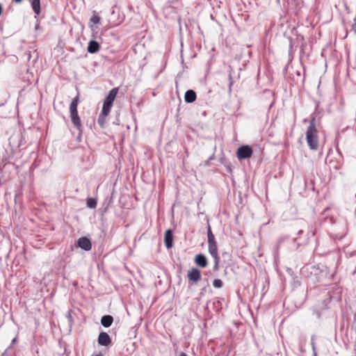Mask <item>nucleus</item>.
I'll return each instance as SVG.
<instances>
[{"mask_svg":"<svg viewBox=\"0 0 356 356\" xmlns=\"http://www.w3.org/2000/svg\"><path fill=\"white\" fill-rule=\"evenodd\" d=\"M87 206L89 208L95 209L97 207V202L93 198H88Z\"/></svg>","mask_w":356,"mask_h":356,"instance_id":"obj_17","label":"nucleus"},{"mask_svg":"<svg viewBox=\"0 0 356 356\" xmlns=\"http://www.w3.org/2000/svg\"><path fill=\"white\" fill-rule=\"evenodd\" d=\"M96 356H103V355H102L99 354V355H97Z\"/></svg>","mask_w":356,"mask_h":356,"instance_id":"obj_26","label":"nucleus"},{"mask_svg":"<svg viewBox=\"0 0 356 356\" xmlns=\"http://www.w3.org/2000/svg\"><path fill=\"white\" fill-rule=\"evenodd\" d=\"M207 237H208V243L216 242V239H215V236L211 232L210 225L208 226V229H207Z\"/></svg>","mask_w":356,"mask_h":356,"instance_id":"obj_16","label":"nucleus"},{"mask_svg":"<svg viewBox=\"0 0 356 356\" xmlns=\"http://www.w3.org/2000/svg\"><path fill=\"white\" fill-rule=\"evenodd\" d=\"M118 92V88H114L111 89L109 91L108 95L106 97V98L104 101V104H106L113 106V102L116 97Z\"/></svg>","mask_w":356,"mask_h":356,"instance_id":"obj_7","label":"nucleus"},{"mask_svg":"<svg viewBox=\"0 0 356 356\" xmlns=\"http://www.w3.org/2000/svg\"><path fill=\"white\" fill-rule=\"evenodd\" d=\"M187 277L189 281L197 282L201 279V273L198 269L193 268L188 270Z\"/></svg>","mask_w":356,"mask_h":356,"instance_id":"obj_4","label":"nucleus"},{"mask_svg":"<svg viewBox=\"0 0 356 356\" xmlns=\"http://www.w3.org/2000/svg\"><path fill=\"white\" fill-rule=\"evenodd\" d=\"M184 99L186 102L192 103L196 99V93L193 90H188L186 92Z\"/></svg>","mask_w":356,"mask_h":356,"instance_id":"obj_12","label":"nucleus"},{"mask_svg":"<svg viewBox=\"0 0 356 356\" xmlns=\"http://www.w3.org/2000/svg\"><path fill=\"white\" fill-rule=\"evenodd\" d=\"M208 250L209 254L211 255V257L214 259L216 263H219V256L218 252V247H217V243H208Z\"/></svg>","mask_w":356,"mask_h":356,"instance_id":"obj_5","label":"nucleus"},{"mask_svg":"<svg viewBox=\"0 0 356 356\" xmlns=\"http://www.w3.org/2000/svg\"><path fill=\"white\" fill-rule=\"evenodd\" d=\"M16 340H17V338H14L13 340H12V342H11V345H14L15 343L16 342Z\"/></svg>","mask_w":356,"mask_h":356,"instance_id":"obj_22","label":"nucleus"},{"mask_svg":"<svg viewBox=\"0 0 356 356\" xmlns=\"http://www.w3.org/2000/svg\"><path fill=\"white\" fill-rule=\"evenodd\" d=\"M98 343L101 346H108L111 343L110 336L106 332H100L98 337Z\"/></svg>","mask_w":356,"mask_h":356,"instance_id":"obj_8","label":"nucleus"},{"mask_svg":"<svg viewBox=\"0 0 356 356\" xmlns=\"http://www.w3.org/2000/svg\"><path fill=\"white\" fill-rule=\"evenodd\" d=\"M113 321V318L110 315H105V316H102V318L101 319V323L105 327H110Z\"/></svg>","mask_w":356,"mask_h":356,"instance_id":"obj_13","label":"nucleus"},{"mask_svg":"<svg viewBox=\"0 0 356 356\" xmlns=\"http://www.w3.org/2000/svg\"><path fill=\"white\" fill-rule=\"evenodd\" d=\"M179 356H187V355L184 353H181Z\"/></svg>","mask_w":356,"mask_h":356,"instance_id":"obj_24","label":"nucleus"},{"mask_svg":"<svg viewBox=\"0 0 356 356\" xmlns=\"http://www.w3.org/2000/svg\"><path fill=\"white\" fill-rule=\"evenodd\" d=\"M312 349H313V351H314V356H316V351H315L314 342L313 341V340L312 341Z\"/></svg>","mask_w":356,"mask_h":356,"instance_id":"obj_20","label":"nucleus"},{"mask_svg":"<svg viewBox=\"0 0 356 356\" xmlns=\"http://www.w3.org/2000/svg\"><path fill=\"white\" fill-rule=\"evenodd\" d=\"M31 5L33 12L36 15H39L40 13V0H30Z\"/></svg>","mask_w":356,"mask_h":356,"instance_id":"obj_14","label":"nucleus"},{"mask_svg":"<svg viewBox=\"0 0 356 356\" xmlns=\"http://www.w3.org/2000/svg\"><path fill=\"white\" fill-rule=\"evenodd\" d=\"M100 17L97 15L96 12H94L93 15L90 18V22L93 24H99L100 22Z\"/></svg>","mask_w":356,"mask_h":356,"instance_id":"obj_18","label":"nucleus"},{"mask_svg":"<svg viewBox=\"0 0 356 356\" xmlns=\"http://www.w3.org/2000/svg\"><path fill=\"white\" fill-rule=\"evenodd\" d=\"M213 286L217 289L221 288L222 286V280L219 279L214 280L213 282Z\"/></svg>","mask_w":356,"mask_h":356,"instance_id":"obj_19","label":"nucleus"},{"mask_svg":"<svg viewBox=\"0 0 356 356\" xmlns=\"http://www.w3.org/2000/svg\"><path fill=\"white\" fill-rule=\"evenodd\" d=\"M306 140L309 147L312 150H317L318 148V131L315 124V118L312 119L309 122V125L307 127L306 131Z\"/></svg>","mask_w":356,"mask_h":356,"instance_id":"obj_1","label":"nucleus"},{"mask_svg":"<svg viewBox=\"0 0 356 356\" xmlns=\"http://www.w3.org/2000/svg\"><path fill=\"white\" fill-rule=\"evenodd\" d=\"M352 30H353L355 33H356V23H355V24H353L352 25Z\"/></svg>","mask_w":356,"mask_h":356,"instance_id":"obj_21","label":"nucleus"},{"mask_svg":"<svg viewBox=\"0 0 356 356\" xmlns=\"http://www.w3.org/2000/svg\"><path fill=\"white\" fill-rule=\"evenodd\" d=\"M99 49V44L95 40H91L88 43V51L90 54H95Z\"/></svg>","mask_w":356,"mask_h":356,"instance_id":"obj_11","label":"nucleus"},{"mask_svg":"<svg viewBox=\"0 0 356 356\" xmlns=\"http://www.w3.org/2000/svg\"><path fill=\"white\" fill-rule=\"evenodd\" d=\"M252 154V149L249 145H243L238 148L236 156L238 159H246Z\"/></svg>","mask_w":356,"mask_h":356,"instance_id":"obj_3","label":"nucleus"},{"mask_svg":"<svg viewBox=\"0 0 356 356\" xmlns=\"http://www.w3.org/2000/svg\"><path fill=\"white\" fill-rule=\"evenodd\" d=\"M164 243L167 248H170L173 245V233L171 229H168L165 232Z\"/></svg>","mask_w":356,"mask_h":356,"instance_id":"obj_9","label":"nucleus"},{"mask_svg":"<svg viewBox=\"0 0 356 356\" xmlns=\"http://www.w3.org/2000/svg\"><path fill=\"white\" fill-rule=\"evenodd\" d=\"M355 197H356V194H355Z\"/></svg>","mask_w":356,"mask_h":356,"instance_id":"obj_27","label":"nucleus"},{"mask_svg":"<svg viewBox=\"0 0 356 356\" xmlns=\"http://www.w3.org/2000/svg\"><path fill=\"white\" fill-rule=\"evenodd\" d=\"M16 3H20L22 0H13Z\"/></svg>","mask_w":356,"mask_h":356,"instance_id":"obj_25","label":"nucleus"},{"mask_svg":"<svg viewBox=\"0 0 356 356\" xmlns=\"http://www.w3.org/2000/svg\"><path fill=\"white\" fill-rule=\"evenodd\" d=\"M218 263H216V262L215 261V267H214V268H215V269H217V268H218Z\"/></svg>","mask_w":356,"mask_h":356,"instance_id":"obj_23","label":"nucleus"},{"mask_svg":"<svg viewBox=\"0 0 356 356\" xmlns=\"http://www.w3.org/2000/svg\"><path fill=\"white\" fill-rule=\"evenodd\" d=\"M79 101V96H76L72 100L70 106V113L72 122L74 127L79 131L80 134L82 132V124L81 122L80 118L78 115L77 106Z\"/></svg>","mask_w":356,"mask_h":356,"instance_id":"obj_2","label":"nucleus"},{"mask_svg":"<svg viewBox=\"0 0 356 356\" xmlns=\"http://www.w3.org/2000/svg\"><path fill=\"white\" fill-rule=\"evenodd\" d=\"M77 245L78 247L81 248V249L86 251H89L92 248L91 242L86 237L80 238L77 241Z\"/></svg>","mask_w":356,"mask_h":356,"instance_id":"obj_6","label":"nucleus"},{"mask_svg":"<svg viewBox=\"0 0 356 356\" xmlns=\"http://www.w3.org/2000/svg\"><path fill=\"white\" fill-rule=\"evenodd\" d=\"M195 262L198 266L201 268H205L207 266V257L202 254L196 255L195 258Z\"/></svg>","mask_w":356,"mask_h":356,"instance_id":"obj_10","label":"nucleus"},{"mask_svg":"<svg viewBox=\"0 0 356 356\" xmlns=\"http://www.w3.org/2000/svg\"><path fill=\"white\" fill-rule=\"evenodd\" d=\"M112 106L106 104H103L102 109V115L104 116H107L111 109Z\"/></svg>","mask_w":356,"mask_h":356,"instance_id":"obj_15","label":"nucleus"}]
</instances>
